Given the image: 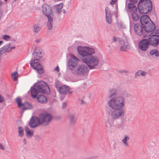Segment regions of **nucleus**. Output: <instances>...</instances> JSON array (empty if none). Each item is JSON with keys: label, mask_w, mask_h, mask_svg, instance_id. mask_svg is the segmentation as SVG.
<instances>
[{"label": "nucleus", "mask_w": 159, "mask_h": 159, "mask_svg": "<svg viewBox=\"0 0 159 159\" xmlns=\"http://www.w3.org/2000/svg\"><path fill=\"white\" fill-rule=\"evenodd\" d=\"M10 43H8L7 45H4L0 48V54H2L6 52H7V50L10 48Z\"/></svg>", "instance_id": "5701e85b"}, {"label": "nucleus", "mask_w": 159, "mask_h": 159, "mask_svg": "<svg viewBox=\"0 0 159 159\" xmlns=\"http://www.w3.org/2000/svg\"><path fill=\"white\" fill-rule=\"evenodd\" d=\"M117 0H112L110 2L111 4H113Z\"/></svg>", "instance_id": "3c124183"}, {"label": "nucleus", "mask_w": 159, "mask_h": 159, "mask_svg": "<svg viewBox=\"0 0 159 159\" xmlns=\"http://www.w3.org/2000/svg\"><path fill=\"white\" fill-rule=\"evenodd\" d=\"M37 101L41 103L44 104L47 102V99L46 97L43 94L39 95L36 97Z\"/></svg>", "instance_id": "6ab92c4d"}, {"label": "nucleus", "mask_w": 159, "mask_h": 159, "mask_svg": "<svg viewBox=\"0 0 159 159\" xmlns=\"http://www.w3.org/2000/svg\"><path fill=\"white\" fill-rule=\"evenodd\" d=\"M127 97H128V94H127Z\"/></svg>", "instance_id": "e2e57ef3"}, {"label": "nucleus", "mask_w": 159, "mask_h": 159, "mask_svg": "<svg viewBox=\"0 0 159 159\" xmlns=\"http://www.w3.org/2000/svg\"><path fill=\"white\" fill-rule=\"evenodd\" d=\"M66 107V104L65 102H64L63 103L62 105V108L64 109Z\"/></svg>", "instance_id": "a18cd8bd"}, {"label": "nucleus", "mask_w": 159, "mask_h": 159, "mask_svg": "<svg viewBox=\"0 0 159 159\" xmlns=\"http://www.w3.org/2000/svg\"><path fill=\"white\" fill-rule=\"evenodd\" d=\"M149 53L151 56L155 55L156 57H159V52L157 49H153L150 50Z\"/></svg>", "instance_id": "a878e982"}, {"label": "nucleus", "mask_w": 159, "mask_h": 159, "mask_svg": "<svg viewBox=\"0 0 159 159\" xmlns=\"http://www.w3.org/2000/svg\"><path fill=\"white\" fill-rule=\"evenodd\" d=\"M138 10H142L144 8L146 10H152V4L150 0H140L138 5Z\"/></svg>", "instance_id": "1a4fd4ad"}, {"label": "nucleus", "mask_w": 159, "mask_h": 159, "mask_svg": "<svg viewBox=\"0 0 159 159\" xmlns=\"http://www.w3.org/2000/svg\"><path fill=\"white\" fill-rule=\"evenodd\" d=\"M151 21L149 16L147 15H143L140 18V22L142 27Z\"/></svg>", "instance_id": "2eb2a0df"}, {"label": "nucleus", "mask_w": 159, "mask_h": 159, "mask_svg": "<svg viewBox=\"0 0 159 159\" xmlns=\"http://www.w3.org/2000/svg\"><path fill=\"white\" fill-rule=\"evenodd\" d=\"M139 48L142 51H145L149 48L150 44L148 39H143L140 41L139 43Z\"/></svg>", "instance_id": "9d476101"}, {"label": "nucleus", "mask_w": 159, "mask_h": 159, "mask_svg": "<svg viewBox=\"0 0 159 159\" xmlns=\"http://www.w3.org/2000/svg\"><path fill=\"white\" fill-rule=\"evenodd\" d=\"M40 123L38 117L34 116L31 118L29 125L31 128H34L41 125Z\"/></svg>", "instance_id": "f8f14e48"}, {"label": "nucleus", "mask_w": 159, "mask_h": 159, "mask_svg": "<svg viewBox=\"0 0 159 159\" xmlns=\"http://www.w3.org/2000/svg\"><path fill=\"white\" fill-rule=\"evenodd\" d=\"M16 101L18 104V107H20L22 106L23 103H22L21 99L20 98H16Z\"/></svg>", "instance_id": "7c9ffc66"}, {"label": "nucleus", "mask_w": 159, "mask_h": 159, "mask_svg": "<svg viewBox=\"0 0 159 159\" xmlns=\"http://www.w3.org/2000/svg\"><path fill=\"white\" fill-rule=\"evenodd\" d=\"M128 46L127 45H123L120 47V51L121 52H126V50L128 48Z\"/></svg>", "instance_id": "72a5a7b5"}, {"label": "nucleus", "mask_w": 159, "mask_h": 159, "mask_svg": "<svg viewBox=\"0 0 159 159\" xmlns=\"http://www.w3.org/2000/svg\"><path fill=\"white\" fill-rule=\"evenodd\" d=\"M113 42L114 43L116 42L117 40V38L115 36L113 37Z\"/></svg>", "instance_id": "8fccbe9b"}, {"label": "nucleus", "mask_w": 159, "mask_h": 159, "mask_svg": "<svg viewBox=\"0 0 159 159\" xmlns=\"http://www.w3.org/2000/svg\"><path fill=\"white\" fill-rule=\"evenodd\" d=\"M19 131V136L20 137H22L24 135V129L21 127H18Z\"/></svg>", "instance_id": "473e14b6"}, {"label": "nucleus", "mask_w": 159, "mask_h": 159, "mask_svg": "<svg viewBox=\"0 0 159 159\" xmlns=\"http://www.w3.org/2000/svg\"><path fill=\"white\" fill-rule=\"evenodd\" d=\"M43 13L48 18V20L53 19L54 14L52 11H43Z\"/></svg>", "instance_id": "aec40b11"}, {"label": "nucleus", "mask_w": 159, "mask_h": 159, "mask_svg": "<svg viewBox=\"0 0 159 159\" xmlns=\"http://www.w3.org/2000/svg\"><path fill=\"white\" fill-rule=\"evenodd\" d=\"M117 94V91L116 89H110L109 97L111 99L108 102V104L112 109L107 108L106 111L113 120L122 117L125 113V110L123 108L125 106V98L122 96L115 97Z\"/></svg>", "instance_id": "f257e3e1"}, {"label": "nucleus", "mask_w": 159, "mask_h": 159, "mask_svg": "<svg viewBox=\"0 0 159 159\" xmlns=\"http://www.w3.org/2000/svg\"><path fill=\"white\" fill-rule=\"evenodd\" d=\"M72 92H70V91H69V92L68 93H69V94H72Z\"/></svg>", "instance_id": "13d9d810"}, {"label": "nucleus", "mask_w": 159, "mask_h": 159, "mask_svg": "<svg viewBox=\"0 0 159 159\" xmlns=\"http://www.w3.org/2000/svg\"><path fill=\"white\" fill-rule=\"evenodd\" d=\"M129 139V137L127 136L126 135L124 136V138L122 140V142L124 145L125 147H129V145L127 143V141Z\"/></svg>", "instance_id": "bb28decb"}, {"label": "nucleus", "mask_w": 159, "mask_h": 159, "mask_svg": "<svg viewBox=\"0 0 159 159\" xmlns=\"http://www.w3.org/2000/svg\"><path fill=\"white\" fill-rule=\"evenodd\" d=\"M23 141H24V144H26V139L25 138H24V139H23Z\"/></svg>", "instance_id": "5fc2aeb1"}, {"label": "nucleus", "mask_w": 159, "mask_h": 159, "mask_svg": "<svg viewBox=\"0 0 159 159\" xmlns=\"http://www.w3.org/2000/svg\"><path fill=\"white\" fill-rule=\"evenodd\" d=\"M63 5L62 3H60L58 5H57L56 6V8L57 10H61L63 7Z\"/></svg>", "instance_id": "c9c22d12"}, {"label": "nucleus", "mask_w": 159, "mask_h": 159, "mask_svg": "<svg viewBox=\"0 0 159 159\" xmlns=\"http://www.w3.org/2000/svg\"><path fill=\"white\" fill-rule=\"evenodd\" d=\"M68 118L70 124L74 125L77 120L76 113H70L68 115Z\"/></svg>", "instance_id": "f3484780"}, {"label": "nucleus", "mask_w": 159, "mask_h": 159, "mask_svg": "<svg viewBox=\"0 0 159 159\" xmlns=\"http://www.w3.org/2000/svg\"><path fill=\"white\" fill-rule=\"evenodd\" d=\"M55 86L57 89V90H58L60 88L62 85H61V82L58 80H56L55 83Z\"/></svg>", "instance_id": "2f4dec72"}, {"label": "nucleus", "mask_w": 159, "mask_h": 159, "mask_svg": "<svg viewBox=\"0 0 159 159\" xmlns=\"http://www.w3.org/2000/svg\"><path fill=\"white\" fill-rule=\"evenodd\" d=\"M148 39L150 45L154 47H157L159 44V30H157L151 33Z\"/></svg>", "instance_id": "39448f33"}, {"label": "nucleus", "mask_w": 159, "mask_h": 159, "mask_svg": "<svg viewBox=\"0 0 159 159\" xmlns=\"http://www.w3.org/2000/svg\"><path fill=\"white\" fill-rule=\"evenodd\" d=\"M81 103L83 104H85L86 103V102L84 101V100L82 99L81 100Z\"/></svg>", "instance_id": "864d4df0"}, {"label": "nucleus", "mask_w": 159, "mask_h": 159, "mask_svg": "<svg viewBox=\"0 0 159 159\" xmlns=\"http://www.w3.org/2000/svg\"><path fill=\"white\" fill-rule=\"evenodd\" d=\"M2 38L5 40H7L8 39H9L10 38V37L7 35H3L2 36Z\"/></svg>", "instance_id": "4c0bfd02"}, {"label": "nucleus", "mask_w": 159, "mask_h": 159, "mask_svg": "<svg viewBox=\"0 0 159 159\" xmlns=\"http://www.w3.org/2000/svg\"><path fill=\"white\" fill-rule=\"evenodd\" d=\"M139 71H137V72H136V73H135V77H136V76H140V73H139Z\"/></svg>", "instance_id": "09e8293b"}, {"label": "nucleus", "mask_w": 159, "mask_h": 159, "mask_svg": "<svg viewBox=\"0 0 159 159\" xmlns=\"http://www.w3.org/2000/svg\"><path fill=\"white\" fill-rule=\"evenodd\" d=\"M131 11L132 16L133 20L135 21L138 20L140 18V16L138 15V11Z\"/></svg>", "instance_id": "412c9836"}, {"label": "nucleus", "mask_w": 159, "mask_h": 159, "mask_svg": "<svg viewBox=\"0 0 159 159\" xmlns=\"http://www.w3.org/2000/svg\"><path fill=\"white\" fill-rule=\"evenodd\" d=\"M5 2L7 1L8 0H4Z\"/></svg>", "instance_id": "680f3d73"}, {"label": "nucleus", "mask_w": 159, "mask_h": 159, "mask_svg": "<svg viewBox=\"0 0 159 159\" xmlns=\"http://www.w3.org/2000/svg\"><path fill=\"white\" fill-rule=\"evenodd\" d=\"M128 8L129 10H137L136 7L133 4L131 3L128 4Z\"/></svg>", "instance_id": "c85d7f7f"}, {"label": "nucleus", "mask_w": 159, "mask_h": 159, "mask_svg": "<svg viewBox=\"0 0 159 159\" xmlns=\"http://www.w3.org/2000/svg\"><path fill=\"white\" fill-rule=\"evenodd\" d=\"M106 18L107 22L110 24L111 22V19L110 11H105Z\"/></svg>", "instance_id": "b1692460"}, {"label": "nucleus", "mask_w": 159, "mask_h": 159, "mask_svg": "<svg viewBox=\"0 0 159 159\" xmlns=\"http://www.w3.org/2000/svg\"><path fill=\"white\" fill-rule=\"evenodd\" d=\"M139 71L141 72L140 73V75H142V76H144L147 74V72L145 71H143L141 70H139Z\"/></svg>", "instance_id": "ea45409f"}, {"label": "nucleus", "mask_w": 159, "mask_h": 159, "mask_svg": "<svg viewBox=\"0 0 159 159\" xmlns=\"http://www.w3.org/2000/svg\"><path fill=\"white\" fill-rule=\"evenodd\" d=\"M40 123L38 117L34 116L31 118L29 125L31 128H34L41 125Z\"/></svg>", "instance_id": "9b49d317"}, {"label": "nucleus", "mask_w": 159, "mask_h": 159, "mask_svg": "<svg viewBox=\"0 0 159 159\" xmlns=\"http://www.w3.org/2000/svg\"><path fill=\"white\" fill-rule=\"evenodd\" d=\"M144 32H151L155 29V25L151 21L150 22L146 24L145 25L143 26Z\"/></svg>", "instance_id": "ddd939ff"}, {"label": "nucleus", "mask_w": 159, "mask_h": 159, "mask_svg": "<svg viewBox=\"0 0 159 159\" xmlns=\"http://www.w3.org/2000/svg\"><path fill=\"white\" fill-rule=\"evenodd\" d=\"M18 75L17 72L16 71L11 74V77L15 81H17Z\"/></svg>", "instance_id": "c756f323"}, {"label": "nucleus", "mask_w": 159, "mask_h": 159, "mask_svg": "<svg viewBox=\"0 0 159 159\" xmlns=\"http://www.w3.org/2000/svg\"><path fill=\"white\" fill-rule=\"evenodd\" d=\"M134 30L135 33L139 36L143 35L144 32L143 28L142 26L139 23L136 24L134 26Z\"/></svg>", "instance_id": "4468645a"}, {"label": "nucleus", "mask_w": 159, "mask_h": 159, "mask_svg": "<svg viewBox=\"0 0 159 159\" xmlns=\"http://www.w3.org/2000/svg\"><path fill=\"white\" fill-rule=\"evenodd\" d=\"M119 43L120 45H123L124 44L125 41L122 39H120L119 40Z\"/></svg>", "instance_id": "e433bc0d"}, {"label": "nucleus", "mask_w": 159, "mask_h": 159, "mask_svg": "<svg viewBox=\"0 0 159 159\" xmlns=\"http://www.w3.org/2000/svg\"><path fill=\"white\" fill-rule=\"evenodd\" d=\"M77 50L79 56L82 61L85 63L90 69H95L98 64L99 60L96 56L93 54L94 53V48L87 47L78 46Z\"/></svg>", "instance_id": "f03ea898"}, {"label": "nucleus", "mask_w": 159, "mask_h": 159, "mask_svg": "<svg viewBox=\"0 0 159 159\" xmlns=\"http://www.w3.org/2000/svg\"><path fill=\"white\" fill-rule=\"evenodd\" d=\"M5 100V99L3 96L0 95V103L3 102Z\"/></svg>", "instance_id": "a19ab883"}, {"label": "nucleus", "mask_w": 159, "mask_h": 159, "mask_svg": "<svg viewBox=\"0 0 159 159\" xmlns=\"http://www.w3.org/2000/svg\"><path fill=\"white\" fill-rule=\"evenodd\" d=\"M15 48V47H11V48L10 49H9V50H8V51H7V52H10V51H11L12 50V49H14V48Z\"/></svg>", "instance_id": "603ef678"}, {"label": "nucleus", "mask_w": 159, "mask_h": 159, "mask_svg": "<svg viewBox=\"0 0 159 159\" xmlns=\"http://www.w3.org/2000/svg\"><path fill=\"white\" fill-rule=\"evenodd\" d=\"M52 116V115L47 113H42L40 114L38 117L41 125L47 126L51 122Z\"/></svg>", "instance_id": "423d86ee"}, {"label": "nucleus", "mask_w": 159, "mask_h": 159, "mask_svg": "<svg viewBox=\"0 0 159 159\" xmlns=\"http://www.w3.org/2000/svg\"><path fill=\"white\" fill-rule=\"evenodd\" d=\"M41 28L38 24H35L34 26L33 31L34 33H38L40 30Z\"/></svg>", "instance_id": "cd10ccee"}, {"label": "nucleus", "mask_w": 159, "mask_h": 159, "mask_svg": "<svg viewBox=\"0 0 159 159\" xmlns=\"http://www.w3.org/2000/svg\"><path fill=\"white\" fill-rule=\"evenodd\" d=\"M118 73H127L128 72V71L126 70H119L117 71Z\"/></svg>", "instance_id": "79ce46f5"}, {"label": "nucleus", "mask_w": 159, "mask_h": 159, "mask_svg": "<svg viewBox=\"0 0 159 159\" xmlns=\"http://www.w3.org/2000/svg\"><path fill=\"white\" fill-rule=\"evenodd\" d=\"M2 5V3L0 1V7Z\"/></svg>", "instance_id": "4d7b16f0"}, {"label": "nucleus", "mask_w": 159, "mask_h": 159, "mask_svg": "<svg viewBox=\"0 0 159 159\" xmlns=\"http://www.w3.org/2000/svg\"><path fill=\"white\" fill-rule=\"evenodd\" d=\"M53 19L48 20L47 23V27L48 30H51L52 29L53 25Z\"/></svg>", "instance_id": "393cba45"}, {"label": "nucleus", "mask_w": 159, "mask_h": 159, "mask_svg": "<svg viewBox=\"0 0 159 159\" xmlns=\"http://www.w3.org/2000/svg\"><path fill=\"white\" fill-rule=\"evenodd\" d=\"M12 40L14 42H16V40L15 39H13Z\"/></svg>", "instance_id": "bf43d9fd"}, {"label": "nucleus", "mask_w": 159, "mask_h": 159, "mask_svg": "<svg viewBox=\"0 0 159 159\" xmlns=\"http://www.w3.org/2000/svg\"><path fill=\"white\" fill-rule=\"evenodd\" d=\"M32 97L36 98L39 93L49 94L50 93V88L48 85L43 81L38 82L34 84L30 88Z\"/></svg>", "instance_id": "7ed1b4c3"}, {"label": "nucleus", "mask_w": 159, "mask_h": 159, "mask_svg": "<svg viewBox=\"0 0 159 159\" xmlns=\"http://www.w3.org/2000/svg\"><path fill=\"white\" fill-rule=\"evenodd\" d=\"M22 106L23 107H22L21 109L22 114L25 110L31 109L33 107L32 105L27 101L23 103Z\"/></svg>", "instance_id": "a211bd4d"}, {"label": "nucleus", "mask_w": 159, "mask_h": 159, "mask_svg": "<svg viewBox=\"0 0 159 159\" xmlns=\"http://www.w3.org/2000/svg\"><path fill=\"white\" fill-rule=\"evenodd\" d=\"M153 13L154 14H155V11L153 12Z\"/></svg>", "instance_id": "052dcab7"}, {"label": "nucleus", "mask_w": 159, "mask_h": 159, "mask_svg": "<svg viewBox=\"0 0 159 159\" xmlns=\"http://www.w3.org/2000/svg\"><path fill=\"white\" fill-rule=\"evenodd\" d=\"M34 59L31 60L30 63L31 66L36 70L37 72L39 74H42L44 72V70L39 62V59L43 56L41 51L39 49H36L33 53Z\"/></svg>", "instance_id": "20e7f679"}, {"label": "nucleus", "mask_w": 159, "mask_h": 159, "mask_svg": "<svg viewBox=\"0 0 159 159\" xmlns=\"http://www.w3.org/2000/svg\"><path fill=\"white\" fill-rule=\"evenodd\" d=\"M79 59L75 56L72 55L68 61V70L72 73L77 67Z\"/></svg>", "instance_id": "6e6552de"}, {"label": "nucleus", "mask_w": 159, "mask_h": 159, "mask_svg": "<svg viewBox=\"0 0 159 159\" xmlns=\"http://www.w3.org/2000/svg\"><path fill=\"white\" fill-rule=\"evenodd\" d=\"M62 11H57V15H59L61 12ZM62 13L63 14L65 13V11H62Z\"/></svg>", "instance_id": "c03bdc74"}, {"label": "nucleus", "mask_w": 159, "mask_h": 159, "mask_svg": "<svg viewBox=\"0 0 159 159\" xmlns=\"http://www.w3.org/2000/svg\"><path fill=\"white\" fill-rule=\"evenodd\" d=\"M73 71L72 74L81 76H85L89 72L87 66L84 64L79 65Z\"/></svg>", "instance_id": "0eeeda50"}, {"label": "nucleus", "mask_w": 159, "mask_h": 159, "mask_svg": "<svg viewBox=\"0 0 159 159\" xmlns=\"http://www.w3.org/2000/svg\"><path fill=\"white\" fill-rule=\"evenodd\" d=\"M54 70H56L57 72L59 71V68L58 66H57L54 69Z\"/></svg>", "instance_id": "de8ad7c7"}, {"label": "nucleus", "mask_w": 159, "mask_h": 159, "mask_svg": "<svg viewBox=\"0 0 159 159\" xmlns=\"http://www.w3.org/2000/svg\"><path fill=\"white\" fill-rule=\"evenodd\" d=\"M70 88L66 85L61 86L58 90L60 93L62 94L65 95L68 93L70 90Z\"/></svg>", "instance_id": "dca6fc26"}, {"label": "nucleus", "mask_w": 159, "mask_h": 159, "mask_svg": "<svg viewBox=\"0 0 159 159\" xmlns=\"http://www.w3.org/2000/svg\"><path fill=\"white\" fill-rule=\"evenodd\" d=\"M129 1L134 4H136L138 2V0H129Z\"/></svg>", "instance_id": "37998d69"}, {"label": "nucleus", "mask_w": 159, "mask_h": 159, "mask_svg": "<svg viewBox=\"0 0 159 159\" xmlns=\"http://www.w3.org/2000/svg\"><path fill=\"white\" fill-rule=\"evenodd\" d=\"M40 40H39V39H37L36 40V42L38 43H39L40 42Z\"/></svg>", "instance_id": "6e6d98bb"}, {"label": "nucleus", "mask_w": 159, "mask_h": 159, "mask_svg": "<svg viewBox=\"0 0 159 159\" xmlns=\"http://www.w3.org/2000/svg\"><path fill=\"white\" fill-rule=\"evenodd\" d=\"M25 134L26 136L28 138H30L33 135L34 132L33 131H31L28 128L27 126H25Z\"/></svg>", "instance_id": "4be33fe9"}, {"label": "nucleus", "mask_w": 159, "mask_h": 159, "mask_svg": "<svg viewBox=\"0 0 159 159\" xmlns=\"http://www.w3.org/2000/svg\"><path fill=\"white\" fill-rule=\"evenodd\" d=\"M42 10H50L51 8L49 6L44 4L42 6Z\"/></svg>", "instance_id": "f704fd0d"}, {"label": "nucleus", "mask_w": 159, "mask_h": 159, "mask_svg": "<svg viewBox=\"0 0 159 159\" xmlns=\"http://www.w3.org/2000/svg\"><path fill=\"white\" fill-rule=\"evenodd\" d=\"M142 11H139V12L140 13H143L144 14H147V13H148V12H150V14H149L150 15H152V12H151V11H145V12H144V11L142 12Z\"/></svg>", "instance_id": "58836bf2"}, {"label": "nucleus", "mask_w": 159, "mask_h": 159, "mask_svg": "<svg viewBox=\"0 0 159 159\" xmlns=\"http://www.w3.org/2000/svg\"><path fill=\"white\" fill-rule=\"evenodd\" d=\"M0 149L2 150H4L5 149L4 147L1 143H0Z\"/></svg>", "instance_id": "49530a36"}]
</instances>
